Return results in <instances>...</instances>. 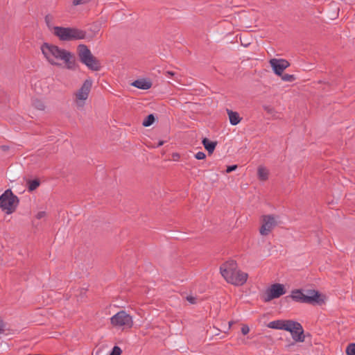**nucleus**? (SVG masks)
<instances>
[{
	"mask_svg": "<svg viewBox=\"0 0 355 355\" xmlns=\"http://www.w3.org/2000/svg\"><path fill=\"white\" fill-rule=\"evenodd\" d=\"M41 51L46 60L53 66L64 67L70 70H74L76 67L75 56L70 51L49 43L41 46Z\"/></svg>",
	"mask_w": 355,
	"mask_h": 355,
	"instance_id": "1",
	"label": "nucleus"
},
{
	"mask_svg": "<svg viewBox=\"0 0 355 355\" xmlns=\"http://www.w3.org/2000/svg\"><path fill=\"white\" fill-rule=\"evenodd\" d=\"M220 272L228 284L236 286L244 285L248 278V273L241 270L236 261L232 260L223 263L220 267Z\"/></svg>",
	"mask_w": 355,
	"mask_h": 355,
	"instance_id": "2",
	"label": "nucleus"
},
{
	"mask_svg": "<svg viewBox=\"0 0 355 355\" xmlns=\"http://www.w3.org/2000/svg\"><path fill=\"white\" fill-rule=\"evenodd\" d=\"M54 35L61 41H73L87 39L86 31L74 27H55Z\"/></svg>",
	"mask_w": 355,
	"mask_h": 355,
	"instance_id": "3",
	"label": "nucleus"
},
{
	"mask_svg": "<svg viewBox=\"0 0 355 355\" xmlns=\"http://www.w3.org/2000/svg\"><path fill=\"white\" fill-rule=\"evenodd\" d=\"M77 53L80 62L92 71H98L101 69L100 62L95 58L89 48L83 44L77 47Z\"/></svg>",
	"mask_w": 355,
	"mask_h": 355,
	"instance_id": "4",
	"label": "nucleus"
},
{
	"mask_svg": "<svg viewBox=\"0 0 355 355\" xmlns=\"http://www.w3.org/2000/svg\"><path fill=\"white\" fill-rule=\"evenodd\" d=\"M18 203V198L13 194L10 189H7L0 196V208L8 214L15 211Z\"/></svg>",
	"mask_w": 355,
	"mask_h": 355,
	"instance_id": "5",
	"label": "nucleus"
},
{
	"mask_svg": "<svg viewBox=\"0 0 355 355\" xmlns=\"http://www.w3.org/2000/svg\"><path fill=\"white\" fill-rule=\"evenodd\" d=\"M92 83L90 80H86L81 87L75 94V104L78 109H83L88 98Z\"/></svg>",
	"mask_w": 355,
	"mask_h": 355,
	"instance_id": "6",
	"label": "nucleus"
},
{
	"mask_svg": "<svg viewBox=\"0 0 355 355\" xmlns=\"http://www.w3.org/2000/svg\"><path fill=\"white\" fill-rule=\"evenodd\" d=\"M111 324L114 327L131 328L133 325L132 318L124 311H120L110 318Z\"/></svg>",
	"mask_w": 355,
	"mask_h": 355,
	"instance_id": "7",
	"label": "nucleus"
},
{
	"mask_svg": "<svg viewBox=\"0 0 355 355\" xmlns=\"http://www.w3.org/2000/svg\"><path fill=\"white\" fill-rule=\"evenodd\" d=\"M286 331L291 333L295 342L302 343L305 340L302 326L297 322L290 320Z\"/></svg>",
	"mask_w": 355,
	"mask_h": 355,
	"instance_id": "8",
	"label": "nucleus"
},
{
	"mask_svg": "<svg viewBox=\"0 0 355 355\" xmlns=\"http://www.w3.org/2000/svg\"><path fill=\"white\" fill-rule=\"evenodd\" d=\"M286 292L285 286L282 284H273L266 291L264 296L265 302H270L273 299L278 298L284 295Z\"/></svg>",
	"mask_w": 355,
	"mask_h": 355,
	"instance_id": "9",
	"label": "nucleus"
},
{
	"mask_svg": "<svg viewBox=\"0 0 355 355\" xmlns=\"http://www.w3.org/2000/svg\"><path fill=\"white\" fill-rule=\"evenodd\" d=\"M261 223L259 232L262 236H267L277 225V217L272 215L263 216Z\"/></svg>",
	"mask_w": 355,
	"mask_h": 355,
	"instance_id": "10",
	"label": "nucleus"
},
{
	"mask_svg": "<svg viewBox=\"0 0 355 355\" xmlns=\"http://www.w3.org/2000/svg\"><path fill=\"white\" fill-rule=\"evenodd\" d=\"M326 300L324 295L315 290H308L305 293V303L321 305L325 302Z\"/></svg>",
	"mask_w": 355,
	"mask_h": 355,
	"instance_id": "11",
	"label": "nucleus"
},
{
	"mask_svg": "<svg viewBox=\"0 0 355 355\" xmlns=\"http://www.w3.org/2000/svg\"><path fill=\"white\" fill-rule=\"evenodd\" d=\"M269 62L274 73L277 76H282L284 71L290 66L289 62L284 59L272 58Z\"/></svg>",
	"mask_w": 355,
	"mask_h": 355,
	"instance_id": "12",
	"label": "nucleus"
},
{
	"mask_svg": "<svg viewBox=\"0 0 355 355\" xmlns=\"http://www.w3.org/2000/svg\"><path fill=\"white\" fill-rule=\"evenodd\" d=\"M289 321L290 320H277L270 322L267 324V327L270 329H281L286 331Z\"/></svg>",
	"mask_w": 355,
	"mask_h": 355,
	"instance_id": "13",
	"label": "nucleus"
},
{
	"mask_svg": "<svg viewBox=\"0 0 355 355\" xmlns=\"http://www.w3.org/2000/svg\"><path fill=\"white\" fill-rule=\"evenodd\" d=\"M226 112L228 115V118L231 125H236L241 121L242 118L240 116L239 114L237 112L232 111L229 109H227Z\"/></svg>",
	"mask_w": 355,
	"mask_h": 355,
	"instance_id": "14",
	"label": "nucleus"
},
{
	"mask_svg": "<svg viewBox=\"0 0 355 355\" xmlns=\"http://www.w3.org/2000/svg\"><path fill=\"white\" fill-rule=\"evenodd\" d=\"M132 85L141 89H150L152 86V83L150 81H148L144 79H139L135 80Z\"/></svg>",
	"mask_w": 355,
	"mask_h": 355,
	"instance_id": "15",
	"label": "nucleus"
},
{
	"mask_svg": "<svg viewBox=\"0 0 355 355\" xmlns=\"http://www.w3.org/2000/svg\"><path fill=\"white\" fill-rule=\"evenodd\" d=\"M202 143L209 155H211L214 153L218 144L217 141H210L207 138H204Z\"/></svg>",
	"mask_w": 355,
	"mask_h": 355,
	"instance_id": "16",
	"label": "nucleus"
},
{
	"mask_svg": "<svg viewBox=\"0 0 355 355\" xmlns=\"http://www.w3.org/2000/svg\"><path fill=\"white\" fill-rule=\"evenodd\" d=\"M257 175L259 180L266 181L268 179L269 171L266 167L260 166L257 169Z\"/></svg>",
	"mask_w": 355,
	"mask_h": 355,
	"instance_id": "17",
	"label": "nucleus"
},
{
	"mask_svg": "<svg viewBox=\"0 0 355 355\" xmlns=\"http://www.w3.org/2000/svg\"><path fill=\"white\" fill-rule=\"evenodd\" d=\"M291 297L295 301L305 303V293H303L300 290L292 291Z\"/></svg>",
	"mask_w": 355,
	"mask_h": 355,
	"instance_id": "18",
	"label": "nucleus"
},
{
	"mask_svg": "<svg viewBox=\"0 0 355 355\" xmlns=\"http://www.w3.org/2000/svg\"><path fill=\"white\" fill-rule=\"evenodd\" d=\"M54 17L52 15H47L45 17V22L48 26V28L52 31L54 34V28L56 26L53 25Z\"/></svg>",
	"mask_w": 355,
	"mask_h": 355,
	"instance_id": "19",
	"label": "nucleus"
},
{
	"mask_svg": "<svg viewBox=\"0 0 355 355\" xmlns=\"http://www.w3.org/2000/svg\"><path fill=\"white\" fill-rule=\"evenodd\" d=\"M33 106L38 110H44L45 105L44 103L39 99H33L32 102Z\"/></svg>",
	"mask_w": 355,
	"mask_h": 355,
	"instance_id": "20",
	"label": "nucleus"
},
{
	"mask_svg": "<svg viewBox=\"0 0 355 355\" xmlns=\"http://www.w3.org/2000/svg\"><path fill=\"white\" fill-rule=\"evenodd\" d=\"M155 121V116L153 114H149L147 117L143 121L142 125L145 127H148L151 125Z\"/></svg>",
	"mask_w": 355,
	"mask_h": 355,
	"instance_id": "21",
	"label": "nucleus"
},
{
	"mask_svg": "<svg viewBox=\"0 0 355 355\" xmlns=\"http://www.w3.org/2000/svg\"><path fill=\"white\" fill-rule=\"evenodd\" d=\"M28 190L30 191H33L39 187L40 181L38 180H30V181H28Z\"/></svg>",
	"mask_w": 355,
	"mask_h": 355,
	"instance_id": "22",
	"label": "nucleus"
},
{
	"mask_svg": "<svg viewBox=\"0 0 355 355\" xmlns=\"http://www.w3.org/2000/svg\"><path fill=\"white\" fill-rule=\"evenodd\" d=\"M281 78H282V80L285 81V82H293V80H295V78L293 75H291V74H288V73H286V74H282V76H280Z\"/></svg>",
	"mask_w": 355,
	"mask_h": 355,
	"instance_id": "23",
	"label": "nucleus"
},
{
	"mask_svg": "<svg viewBox=\"0 0 355 355\" xmlns=\"http://www.w3.org/2000/svg\"><path fill=\"white\" fill-rule=\"evenodd\" d=\"M347 355H355V343L349 344L346 348Z\"/></svg>",
	"mask_w": 355,
	"mask_h": 355,
	"instance_id": "24",
	"label": "nucleus"
},
{
	"mask_svg": "<svg viewBox=\"0 0 355 355\" xmlns=\"http://www.w3.org/2000/svg\"><path fill=\"white\" fill-rule=\"evenodd\" d=\"M122 351L118 346H114L110 355H121Z\"/></svg>",
	"mask_w": 355,
	"mask_h": 355,
	"instance_id": "25",
	"label": "nucleus"
},
{
	"mask_svg": "<svg viewBox=\"0 0 355 355\" xmlns=\"http://www.w3.org/2000/svg\"><path fill=\"white\" fill-rule=\"evenodd\" d=\"M6 331V324L3 320H0V334H3Z\"/></svg>",
	"mask_w": 355,
	"mask_h": 355,
	"instance_id": "26",
	"label": "nucleus"
},
{
	"mask_svg": "<svg viewBox=\"0 0 355 355\" xmlns=\"http://www.w3.org/2000/svg\"><path fill=\"white\" fill-rule=\"evenodd\" d=\"M250 331V328L248 325H243L242 328H241V332L243 334L245 335L247 334H248Z\"/></svg>",
	"mask_w": 355,
	"mask_h": 355,
	"instance_id": "27",
	"label": "nucleus"
},
{
	"mask_svg": "<svg viewBox=\"0 0 355 355\" xmlns=\"http://www.w3.org/2000/svg\"><path fill=\"white\" fill-rule=\"evenodd\" d=\"M237 168V165L230 166L227 168L226 172L227 173H231L233 171H235Z\"/></svg>",
	"mask_w": 355,
	"mask_h": 355,
	"instance_id": "28",
	"label": "nucleus"
},
{
	"mask_svg": "<svg viewBox=\"0 0 355 355\" xmlns=\"http://www.w3.org/2000/svg\"><path fill=\"white\" fill-rule=\"evenodd\" d=\"M46 216V212L45 211H39L37 215H36V218L37 219H41L42 218H44V216Z\"/></svg>",
	"mask_w": 355,
	"mask_h": 355,
	"instance_id": "29",
	"label": "nucleus"
},
{
	"mask_svg": "<svg viewBox=\"0 0 355 355\" xmlns=\"http://www.w3.org/2000/svg\"><path fill=\"white\" fill-rule=\"evenodd\" d=\"M187 301H189L191 304H195L196 302V299L193 297V296H187Z\"/></svg>",
	"mask_w": 355,
	"mask_h": 355,
	"instance_id": "30",
	"label": "nucleus"
},
{
	"mask_svg": "<svg viewBox=\"0 0 355 355\" xmlns=\"http://www.w3.org/2000/svg\"><path fill=\"white\" fill-rule=\"evenodd\" d=\"M180 158V155L177 153H174L172 154V159L174 161H178Z\"/></svg>",
	"mask_w": 355,
	"mask_h": 355,
	"instance_id": "31",
	"label": "nucleus"
},
{
	"mask_svg": "<svg viewBox=\"0 0 355 355\" xmlns=\"http://www.w3.org/2000/svg\"><path fill=\"white\" fill-rule=\"evenodd\" d=\"M86 1V0H73V3L74 5H79L84 3Z\"/></svg>",
	"mask_w": 355,
	"mask_h": 355,
	"instance_id": "32",
	"label": "nucleus"
},
{
	"mask_svg": "<svg viewBox=\"0 0 355 355\" xmlns=\"http://www.w3.org/2000/svg\"><path fill=\"white\" fill-rule=\"evenodd\" d=\"M166 74L167 75L168 77H171V76H173L175 75V72L171 71H167L166 72Z\"/></svg>",
	"mask_w": 355,
	"mask_h": 355,
	"instance_id": "33",
	"label": "nucleus"
},
{
	"mask_svg": "<svg viewBox=\"0 0 355 355\" xmlns=\"http://www.w3.org/2000/svg\"><path fill=\"white\" fill-rule=\"evenodd\" d=\"M264 110L267 112H270L272 109L269 107H267V106H265L264 107Z\"/></svg>",
	"mask_w": 355,
	"mask_h": 355,
	"instance_id": "34",
	"label": "nucleus"
},
{
	"mask_svg": "<svg viewBox=\"0 0 355 355\" xmlns=\"http://www.w3.org/2000/svg\"><path fill=\"white\" fill-rule=\"evenodd\" d=\"M194 156L197 159H200V152L196 153Z\"/></svg>",
	"mask_w": 355,
	"mask_h": 355,
	"instance_id": "35",
	"label": "nucleus"
},
{
	"mask_svg": "<svg viewBox=\"0 0 355 355\" xmlns=\"http://www.w3.org/2000/svg\"><path fill=\"white\" fill-rule=\"evenodd\" d=\"M164 144V141H159V143L157 144V146H161Z\"/></svg>",
	"mask_w": 355,
	"mask_h": 355,
	"instance_id": "36",
	"label": "nucleus"
},
{
	"mask_svg": "<svg viewBox=\"0 0 355 355\" xmlns=\"http://www.w3.org/2000/svg\"><path fill=\"white\" fill-rule=\"evenodd\" d=\"M206 157V155L205 153H201V159H204Z\"/></svg>",
	"mask_w": 355,
	"mask_h": 355,
	"instance_id": "37",
	"label": "nucleus"
}]
</instances>
